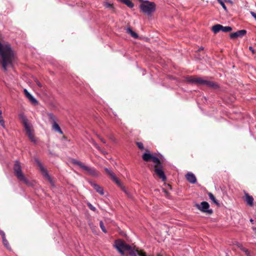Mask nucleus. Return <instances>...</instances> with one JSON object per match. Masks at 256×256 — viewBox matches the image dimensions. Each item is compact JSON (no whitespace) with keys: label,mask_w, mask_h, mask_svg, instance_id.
Here are the masks:
<instances>
[{"label":"nucleus","mask_w":256,"mask_h":256,"mask_svg":"<svg viewBox=\"0 0 256 256\" xmlns=\"http://www.w3.org/2000/svg\"><path fill=\"white\" fill-rule=\"evenodd\" d=\"M20 118L22 122L26 131V134L30 140L32 142H36V139L34 137V130L32 128V126L28 123V119L24 116L22 114L20 115Z\"/></svg>","instance_id":"6"},{"label":"nucleus","mask_w":256,"mask_h":256,"mask_svg":"<svg viewBox=\"0 0 256 256\" xmlns=\"http://www.w3.org/2000/svg\"><path fill=\"white\" fill-rule=\"evenodd\" d=\"M36 84L40 86V87H41L42 86V85L41 84H40V82H36Z\"/></svg>","instance_id":"39"},{"label":"nucleus","mask_w":256,"mask_h":256,"mask_svg":"<svg viewBox=\"0 0 256 256\" xmlns=\"http://www.w3.org/2000/svg\"><path fill=\"white\" fill-rule=\"evenodd\" d=\"M249 50H250L253 54H254V50L252 46L249 47Z\"/></svg>","instance_id":"36"},{"label":"nucleus","mask_w":256,"mask_h":256,"mask_svg":"<svg viewBox=\"0 0 256 256\" xmlns=\"http://www.w3.org/2000/svg\"><path fill=\"white\" fill-rule=\"evenodd\" d=\"M186 178L191 184H195L196 182V176L192 172H188L186 175Z\"/></svg>","instance_id":"16"},{"label":"nucleus","mask_w":256,"mask_h":256,"mask_svg":"<svg viewBox=\"0 0 256 256\" xmlns=\"http://www.w3.org/2000/svg\"><path fill=\"white\" fill-rule=\"evenodd\" d=\"M2 240L4 245L6 247L7 249L10 250V246L8 240L6 239V238H4Z\"/></svg>","instance_id":"24"},{"label":"nucleus","mask_w":256,"mask_h":256,"mask_svg":"<svg viewBox=\"0 0 256 256\" xmlns=\"http://www.w3.org/2000/svg\"><path fill=\"white\" fill-rule=\"evenodd\" d=\"M127 251L128 252V254L132 256H136L138 254L139 256V254L141 252H144L141 250H134L131 246L130 250H128Z\"/></svg>","instance_id":"18"},{"label":"nucleus","mask_w":256,"mask_h":256,"mask_svg":"<svg viewBox=\"0 0 256 256\" xmlns=\"http://www.w3.org/2000/svg\"><path fill=\"white\" fill-rule=\"evenodd\" d=\"M52 128L55 131L59 132L60 134H63L60 127L59 126L58 124L56 122H54V124H52Z\"/></svg>","instance_id":"22"},{"label":"nucleus","mask_w":256,"mask_h":256,"mask_svg":"<svg viewBox=\"0 0 256 256\" xmlns=\"http://www.w3.org/2000/svg\"><path fill=\"white\" fill-rule=\"evenodd\" d=\"M88 206L89 208H90L91 210H93V211H95V210H96V208H95V207H94V206H92V204H88Z\"/></svg>","instance_id":"32"},{"label":"nucleus","mask_w":256,"mask_h":256,"mask_svg":"<svg viewBox=\"0 0 256 256\" xmlns=\"http://www.w3.org/2000/svg\"><path fill=\"white\" fill-rule=\"evenodd\" d=\"M242 250L243 251L246 256H252V253L250 250L246 248H242Z\"/></svg>","instance_id":"26"},{"label":"nucleus","mask_w":256,"mask_h":256,"mask_svg":"<svg viewBox=\"0 0 256 256\" xmlns=\"http://www.w3.org/2000/svg\"><path fill=\"white\" fill-rule=\"evenodd\" d=\"M104 6L106 8H113L112 4H110V3L108 2H104Z\"/></svg>","instance_id":"31"},{"label":"nucleus","mask_w":256,"mask_h":256,"mask_svg":"<svg viewBox=\"0 0 256 256\" xmlns=\"http://www.w3.org/2000/svg\"><path fill=\"white\" fill-rule=\"evenodd\" d=\"M250 14L256 20V14L254 12H250Z\"/></svg>","instance_id":"35"},{"label":"nucleus","mask_w":256,"mask_h":256,"mask_svg":"<svg viewBox=\"0 0 256 256\" xmlns=\"http://www.w3.org/2000/svg\"><path fill=\"white\" fill-rule=\"evenodd\" d=\"M244 196L242 198L244 200L246 203L247 205L252 207L254 206V198L252 196L250 195L246 191L244 190Z\"/></svg>","instance_id":"13"},{"label":"nucleus","mask_w":256,"mask_h":256,"mask_svg":"<svg viewBox=\"0 0 256 256\" xmlns=\"http://www.w3.org/2000/svg\"><path fill=\"white\" fill-rule=\"evenodd\" d=\"M126 32L130 34L132 38H137L138 37V34L134 32L130 28H128L126 29Z\"/></svg>","instance_id":"20"},{"label":"nucleus","mask_w":256,"mask_h":256,"mask_svg":"<svg viewBox=\"0 0 256 256\" xmlns=\"http://www.w3.org/2000/svg\"><path fill=\"white\" fill-rule=\"evenodd\" d=\"M156 256H162L160 254H158Z\"/></svg>","instance_id":"46"},{"label":"nucleus","mask_w":256,"mask_h":256,"mask_svg":"<svg viewBox=\"0 0 256 256\" xmlns=\"http://www.w3.org/2000/svg\"><path fill=\"white\" fill-rule=\"evenodd\" d=\"M124 4L130 8H132L134 6V4L130 0H126Z\"/></svg>","instance_id":"27"},{"label":"nucleus","mask_w":256,"mask_h":256,"mask_svg":"<svg viewBox=\"0 0 256 256\" xmlns=\"http://www.w3.org/2000/svg\"><path fill=\"white\" fill-rule=\"evenodd\" d=\"M194 206L202 212L212 214L213 211L211 209H209L210 204L206 202H202L200 204H196Z\"/></svg>","instance_id":"9"},{"label":"nucleus","mask_w":256,"mask_h":256,"mask_svg":"<svg viewBox=\"0 0 256 256\" xmlns=\"http://www.w3.org/2000/svg\"><path fill=\"white\" fill-rule=\"evenodd\" d=\"M136 145L137 146L138 148L140 150H144V144L142 142H136Z\"/></svg>","instance_id":"28"},{"label":"nucleus","mask_w":256,"mask_h":256,"mask_svg":"<svg viewBox=\"0 0 256 256\" xmlns=\"http://www.w3.org/2000/svg\"><path fill=\"white\" fill-rule=\"evenodd\" d=\"M4 120L2 116V114L0 115V120Z\"/></svg>","instance_id":"44"},{"label":"nucleus","mask_w":256,"mask_h":256,"mask_svg":"<svg viewBox=\"0 0 256 256\" xmlns=\"http://www.w3.org/2000/svg\"><path fill=\"white\" fill-rule=\"evenodd\" d=\"M218 2L222 6L224 10H226V7L222 0H217Z\"/></svg>","instance_id":"30"},{"label":"nucleus","mask_w":256,"mask_h":256,"mask_svg":"<svg viewBox=\"0 0 256 256\" xmlns=\"http://www.w3.org/2000/svg\"><path fill=\"white\" fill-rule=\"evenodd\" d=\"M98 138H99L100 140H102L103 139V138H102L100 136H99V135H98Z\"/></svg>","instance_id":"40"},{"label":"nucleus","mask_w":256,"mask_h":256,"mask_svg":"<svg viewBox=\"0 0 256 256\" xmlns=\"http://www.w3.org/2000/svg\"><path fill=\"white\" fill-rule=\"evenodd\" d=\"M0 124L4 128H5L4 120H0Z\"/></svg>","instance_id":"34"},{"label":"nucleus","mask_w":256,"mask_h":256,"mask_svg":"<svg viewBox=\"0 0 256 256\" xmlns=\"http://www.w3.org/2000/svg\"><path fill=\"white\" fill-rule=\"evenodd\" d=\"M246 33V31L244 30H240L235 32H232L230 34V38L234 39L238 37H242L244 36Z\"/></svg>","instance_id":"14"},{"label":"nucleus","mask_w":256,"mask_h":256,"mask_svg":"<svg viewBox=\"0 0 256 256\" xmlns=\"http://www.w3.org/2000/svg\"><path fill=\"white\" fill-rule=\"evenodd\" d=\"M104 170L106 172L109 176L111 180L114 182L121 189L126 192L124 187L123 186L120 180L116 177L114 172L110 169L105 168Z\"/></svg>","instance_id":"10"},{"label":"nucleus","mask_w":256,"mask_h":256,"mask_svg":"<svg viewBox=\"0 0 256 256\" xmlns=\"http://www.w3.org/2000/svg\"><path fill=\"white\" fill-rule=\"evenodd\" d=\"M0 235L2 236V239L6 238L5 233L2 230H0Z\"/></svg>","instance_id":"33"},{"label":"nucleus","mask_w":256,"mask_h":256,"mask_svg":"<svg viewBox=\"0 0 256 256\" xmlns=\"http://www.w3.org/2000/svg\"><path fill=\"white\" fill-rule=\"evenodd\" d=\"M114 246L122 256H125V250H130V246L127 244L124 240L121 239L116 240L114 242Z\"/></svg>","instance_id":"8"},{"label":"nucleus","mask_w":256,"mask_h":256,"mask_svg":"<svg viewBox=\"0 0 256 256\" xmlns=\"http://www.w3.org/2000/svg\"><path fill=\"white\" fill-rule=\"evenodd\" d=\"M250 222H252H252H254V220H253L252 219V218H251V219L250 220Z\"/></svg>","instance_id":"45"},{"label":"nucleus","mask_w":256,"mask_h":256,"mask_svg":"<svg viewBox=\"0 0 256 256\" xmlns=\"http://www.w3.org/2000/svg\"><path fill=\"white\" fill-rule=\"evenodd\" d=\"M14 58V54L10 46L0 42V63L4 70H6L7 66L12 64Z\"/></svg>","instance_id":"1"},{"label":"nucleus","mask_w":256,"mask_h":256,"mask_svg":"<svg viewBox=\"0 0 256 256\" xmlns=\"http://www.w3.org/2000/svg\"><path fill=\"white\" fill-rule=\"evenodd\" d=\"M222 28V25L216 24L212 26V30L214 34H217L221 30Z\"/></svg>","instance_id":"19"},{"label":"nucleus","mask_w":256,"mask_h":256,"mask_svg":"<svg viewBox=\"0 0 256 256\" xmlns=\"http://www.w3.org/2000/svg\"><path fill=\"white\" fill-rule=\"evenodd\" d=\"M208 196L209 198L214 203L216 206H220V204L218 201L216 200V198L214 196V194L211 192L208 193Z\"/></svg>","instance_id":"21"},{"label":"nucleus","mask_w":256,"mask_h":256,"mask_svg":"<svg viewBox=\"0 0 256 256\" xmlns=\"http://www.w3.org/2000/svg\"><path fill=\"white\" fill-rule=\"evenodd\" d=\"M221 30L225 32H229L232 30V28L229 26H222Z\"/></svg>","instance_id":"25"},{"label":"nucleus","mask_w":256,"mask_h":256,"mask_svg":"<svg viewBox=\"0 0 256 256\" xmlns=\"http://www.w3.org/2000/svg\"><path fill=\"white\" fill-rule=\"evenodd\" d=\"M100 226L102 230V231L103 232H104V233H106L107 232L105 227H104V222H102V221H100Z\"/></svg>","instance_id":"29"},{"label":"nucleus","mask_w":256,"mask_h":256,"mask_svg":"<svg viewBox=\"0 0 256 256\" xmlns=\"http://www.w3.org/2000/svg\"><path fill=\"white\" fill-rule=\"evenodd\" d=\"M146 152L142 155V160L146 162L152 161L154 164V172L156 174L162 179V181L165 182L166 180V177L163 170V165L160 159L156 156H154L150 153V151L145 150Z\"/></svg>","instance_id":"2"},{"label":"nucleus","mask_w":256,"mask_h":256,"mask_svg":"<svg viewBox=\"0 0 256 256\" xmlns=\"http://www.w3.org/2000/svg\"><path fill=\"white\" fill-rule=\"evenodd\" d=\"M238 247L242 250V248H244L241 244H238Z\"/></svg>","instance_id":"38"},{"label":"nucleus","mask_w":256,"mask_h":256,"mask_svg":"<svg viewBox=\"0 0 256 256\" xmlns=\"http://www.w3.org/2000/svg\"><path fill=\"white\" fill-rule=\"evenodd\" d=\"M102 142H103L104 144H106V140L103 138L102 140Z\"/></svg>","instance_id":"42"},{"label":"nucleus","mask_w":256,"mask_h":256,"mask_svg":"<svg viewBox=\"0 0 256 256\" xmlns=\"http://www.w3.org/2000/svg\"><path fill=\"white\" fill-rule=\"evenodd\" d=\"M185 80L188 82L197 85L206 86L213 89H218L219 88L218 84L216 82L204 80L200 77L188 76L186 77Z\"/></svg>","instance_id":"3"},{"label":"nucleus","mask_w":256,"mask_h":256,"mask_svg":"<svg viewBox=\"0 0 256 256\" xmlns=\"http://www.w3.org/2000/svg\"><path fill=\"white\" fill-rule=\"evenodd\" d=\"M4 120L2 116V114L0 115V120Z\"/></svg>","instance_id":"43"},{"label":"nucleus","mask_w":256,"mask_h":256,"mask_svg":"<svg viewBox=\"0 0 256 256\" xmlns=\"http://www.w3.org/2000/svg\"><path fill=\"white\" fill-rule=\"evenodd\" d=\"M48 116L49 121L52 123L54 124V122H56V117L52 113L48 114Z\"/></svg>","instance_id":"23"},{"label":"nucleus","mask_w":256,"mask_h":256,"mask_svg":"<svg viewBox=\"0 0 256 256\" xmlns=\"http://www.w3.org/2000/svg\"><path fill=\"white\" fill-rule=\"evenodd\" d=\"M203 49H204V48H202V47L201 48H200L199 49V50H202Z\"/></svg>","instance_id":"47"},{"label":"nucleus","mask_w":256,"mask_h":256,"mask_svg":"<svg viewBox=\"0 0 256 256\" xmlns=\"http://www.w3.org/2000/svg\"><path fill=\"white\" fill-rule=\"evenodd\" d=\"M72 162L75 165H77L78 166H80L81 168H82L84 170L87 174L93 176H98L99 174V172L98 171L96 170L94 168H90L88 166H86L84 165L83 163L82 162L75 160L73 159L72 160Z\"/></svg>","instance_id":"7"},{"label":"nucleus","mask_w":256,"mask_h":256,"mask_svg":"<svg viewBox=\"0 0 256 256\" xmlns=\"http://www.w3.org/2000/svg\"><path fill=\"white\" fill-rule=\"evenodd\" d=\"M89 182L90 185L96 190L100 194L103 195L104 194V190L102 186L91 181H90Z\"/></svg>","instance_id":"17"},{"label":"nucleus","mask_w":256,"mask_h":256,"mask_svg":"<svg viewBox=\"0 0 256 256\" xmlns=\"http://www.w3.org/2000/svg\"><path fill=\"white\" fill-rule=\"evenodd\" d=\"M98 138H99L100 140H102L103 139V138H102L100 136H99V135H98Z\"/></svg>","instance_id":"41"},{"label":"nucleus","mask_w":256,"mask_h":256,"mask_svg":"<svg viewBox=\"0 0 256 256\" xmlns=\"http://www.w3.org/2000/svg\"><path fill=\"white\" fill-rule=\"evenodd\" d=\"M2 112L1 110H0V115H2Z\"/></svg>","instance_id":"48"},{"label":"nucleus","mask_w":256,"mask_h":256,"mask_svg":"<svg viewBox=\"0 0 256 256\" xmlns=\"http://www.w3.org/2000/svg\"><path fill=\"white\" fill-rule=\"evenodd\" d=\"M24 93L26 96L30 100V102L34 105H37L38 104V102L34 98L26 89L24 90Z\"/></svg>","instance_id":"15"},{"label":"nucleus","mask_w":256,"mask_h":256,"mask_svg":"<svg viewBox=\"0 0 256 256\" xmlns=\"http://www.w3.org/2000/svg\"><path fill=\"white\" fill-rule=\"evenodd\" d=\"M139 256H146V254L144 252H141V253L139 254Z\"/></svg>","instance_id":"37"},{"label":"nucleus","mask_w":256,"mask_h":256,"mask_svg":"<svg viewBox=\"0 0 256 256\" xmlns=\"http://www.w3.org/2000/svg\"><path fill=\"white\" fill-rule=\"evenodd\" d=\"M138 1L141 2L140 8L144 14L149 16L156 10V5L154 2L144 0Z\"/></svg>","instance_id":"4"},{"label":"nucleus","mask_w":256,"mask_h":256,"mask_svg":"<svg viewBox=\"0 0 256 256\" xmlns=\"http://www.w3.org/2000/svg\"><path fill=\"white\" fill-rule=\"evenodd\" d=\"M38 164L43 176L47 178L52 186H54V182L50 175L48 174L47 170L44 168L40 162H38Z\"/></svg>","instance_id":"12"},{"label":"nucleus","mask_w":256,"mask_h":256,"mask_svg":"<svg viewBox=\"0 0 256 256\" xmlns=\"http://www.w3.org/2000/svg\"><path fill=\"white\" fill-rule=\"evenodd\" d=\"M104 170L106 172L109 176L111 180L114 182L121 189L126 192L124 187L123 186L120 180L116 177L114 172L110 169L105 168Z\"/></svg>","instance_id":"11"},{"label":"nucleus","mask_w":256,"mask_h":256,"mask_svg":"<svg viewBox=\"0 0 256 256\" xmlns=\"http://www.w3.org/2000/svg\"><path fill=\"white\" fill-rule=\"evenodd\" d=\"M13 170L14 176L20 181L26 184L28 183V180L22 172L21 164L19 161L16 160L14 162Z\"/></svg>","instance_id":"5"}]
</instances>
